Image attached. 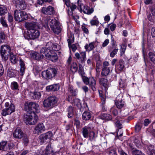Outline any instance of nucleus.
Masks as SVG:
<instances>
[{
    "label": "nucleus",
    "instance_id": "1",
    "mask_svg": "<svg viewBox=\"0 0 155 155\" xmlns=\"http://www.w3.org/2000/svg\"><path fill=\"white\" fill-rule=\"evenodd\" d=\"M25 26L28 30V34L24 35L25 39L28 40H34L39 38L40 32L38 29L39 26L38 22L34 21L26 22Z\"/></svg>",
    "mask_w": 155,
    "mask_h": 155
},
{
    "label": "nucleus",
    "instance_id": "2",
    "mask_svg": "<svg viewBox=\"0 0 155 155\" xmlns=\"http://www.w3.org/2000/svg\"><path fill=\"white\" fill-rule=\"evenodd\" d=\"M24 120L26 124L34 125L38 122V117L34 112H27L24 114Z\"/></svg>",
    "mask_w": 155,
    "mask_h": 155
},
{
    "label": "nucleus",
    "instance_id": "3",
    "mask_svg": "<svg viewBox=\"0 0 155 155\" xmlns=\"http://www.w3.org/2000/svg\"><path fill=\"white\" fill-rule=\"evenodd\" d=\"M58 101V98L56 96H50L43 101V107L47 108H52L57 105Z\"/></svg>",
    "mask_w": 155,
    "mask_h": 155
},
{
    "label": "nucleus",
    "instance_id": "4",
    "mask_svg": "<svg viewBox=\"0 0 155 155\" xmlns=\"http://www.w3.org/2000/svg\"><path fill=\"white\" fill-rule=\"evenodd\" d=\"M57 74L58 69L54 68H49L41 73L42 78L47 80L54 79Z\"/></svg>",
    "mask_w": 155,
    "mask_h": 155
},
{
    "label": "nucleus",
    "instance_id": "5",
    "mask_svg": "<svg viewBox=\"0 0 155 155\" xmlns=\"http://www.w3.org/2000/svg\"><path fill=\"white\" fill-rule=\"evenodd\" d=\"M41 52L43 53L48 59L53 62H55L58 59L57 54L51 49H47L45 48H42L41 49Z\"/></svg>",
    "mask_w": 155,
    "mask_h": 155
},
{
    "label": "nucleus",
    "instance_id": "6",
    "mask_svg": "<svg viewBox=\"0 0 155 155\" xmlns=\"http://www.w3.org/2000/svg\"><path fill=\"white\" fill-rule=\"evenodd\" d=\"M11 48L10 46L4 44L2 45L0 47V54L2 57V61H6L8 59V55H5L7 53L9 54L11 52Z\"/></svg>",
    "mask_w": 155,
    "mask_h": 155
},
{
    "label": "nucleus",
    "instance_id": "7",
    "mask_svg": "<svg viewBox=\"0 0 155 155\" xmlns=\"http://www.w3.org/2000/svg\"><path fill=\"white\" fill-rule=\"evenodd\" d=\"M5 108L3 109L1 114L3 116L10 115L15 111V105L12 103L6 102L5 104Z\"/></svg>",
    "mask_w": 155,
    "mask_h": 155
},
{
    "label": "nucleus",
    "instance_id": "8",
    "mask_svg": "<svg viewBox=\"0 0 155 155\" xmlns=\"http://www.w3.org/2000/svg\"><path fill=\"white\" fill-rule=\"evenodd\" d=\"M28 15L26 12L16 10L14 11V18L16 21L21 22L27 19Z\"/></svg>",
    "mask_w": 155,
    "mask_h": 155
},
{
    "label": "nucleus",
    "instance_id": "9",
    "mask_svg": "<svg viewBox=\"0 0 155 155\" xmlns=\"http://www.w3.org/2000/svg\"><path fill=\"white\" fill-rule=\"evenodd\" d=\"M50 27L54 32L57 35L60 33L61 31L59 23L55 19H52L50 23Z\"/></svg>",
    "mask_w": 155,
    "mask_h": 155
},
{
    "label": "nucleus",
    "instance_id": "10",
    "mask_svg": "<svg viewBox=\"0 0 155 155\" xmlns=\"http://www.w3.org/2000/svg\"><path fill=\"white\" fill-rule=\"evenodd\" d=\"M78 3V9L81 12H83L84 14L90 15L94 11V9L92 8H90L87 5H84L83 4L79 2V0L77 2Z\"/></svg>",
    "mask_w": 155,
    "mask_h": 155
},
{
    "label": "nucleus",
    "instance_id": "11",
    "mask_svg": "<svg viewBox=\"0 0 155 155\" xmlns=\"http://www.w3.org/2000/svg\"><path fill=\"white\" fill-rule=\"evenodd\" d=\"M75 58L77 60L79 64H84L86 60V51H82L79 53L77 52L75 54Z\"/></svg>",
    "mask_w": 155,
    "mask_h": 155
},
{
    "label": "nucleus",
    "instance_id": "12",
    "mask_svg": "<svg viewBox=\"0 0 155 155\" xmlns=\"http://www.w3.org/2000/svg\"><path fill=\"white\" fill-rule=\"evenodd\" d=\"M52 135V133L51 131H48L45 134H43L40 135L39 139L40 144H42L44 143H46L48 139L49 140H50Z\"/></svg>",
    "mask_w": 155,
    "mask_h": 155
},
{
    "label": "nucleus",
    "instance_id": "13",
    "mask_svg": "<svg viewBox=\"0 0 155 155\" xmlns=\"http://www.w3.org/2000/svg\"><path fill=\"white\" fill-rule=\"evenodd\" d=\"M12 2L16 8L21 10H24L26 7V5L23 0H12Z\"/></svg>",
    "mask_w": 155,
    "mask_h": 155
},
{
    "label": "nucleus",
    "instance_id": "14",
    "mask_svg": "<svg viewBox=\"0 0 155 155\" xmlns=\"http://www.w3.org/2000/svg\"><path fill=\"white\" fill-rule=\"evenodd\" d=\"M41 12L47 15H53L55 13L54 7L51 6H49L47 8H42Z\"/></svg>",
    "mask_w": 155,
    "mask_h": 155
},
{
    "label": "nucleus",
    "instance_id": "15",
    "mask_svg": "<svg viewBox=\"0 0 155 155\" xmlns=\"http://www.w3.org/2000/svg\"><path fill=\"white\" fill-rule=\"evenodd\" d=\"M13 134L15 138L21 139L23 137L24 134L20 128L18 127L13 132Z\"/></svg>",
    "mask_w": 155,
    "mask_h": 155
},
{
    "label": "nucleus",
    "instance_id": "16",
    "mask_svg": "<svg viewBox=\"0 0 155 155\" xmlns=\"http://www.w3.org/2000/svg\"><path fill=\"white\" fill-rule=\"evenodd\" d=\"M45 130V127L43 124H38L34 128V133L39 135L42 133Z\"/></svg>",
    "mask_w": 155,
    "mask_h": 155
},
{
    "label": "nucleus",
    "instance_id": "17",
    "mask_svg": "<svg viewBox=\"0 0 155 155\" xmlns=\"http://www.w3.org/2000/svg\"><path fill=\"white\" fill-rule=\"evenodd\" d=\"M120 97L118 96L116 98L115 101V104L117 108L121 109L125 106V103L122 98H120Z\"/></svg>",
    "mask_w": 155,
    "mask_h": 155
},
{
    "label": "nucleus",
    "instance_id": "18",
    "mask_svg": "<svg viewBox=\"0 0 155 155\" xmlns=\"http://www.w3.org/2000/svg\"><path fill=\"white\" fill-rule=\"evenodd\" d=\"M47 49H51V50L57 51L59 50V48L56 43H52L51 42H48L46 45V47H43Z\"/></svg>",
    "mask_w": 155,
    "mask_h": 155
},
{
    "label": "nucleus",
    "instance_id": "19",
    "mask_svg": "<svg viewBox=\"0 0 155 155\" xmlns=\"http://www.w3.org/2000/svg\"><path fill=\"white\" fill-rule=\"evenodd\" d=\"M59 88L60 86L58 84H54L47 86L46 90L48 92L55 91H58Z\"/></svg>",
    "mask_w": 155,
    "mask_h": 155
},
{
    "label": "nucleus",
    "instance_id": "20",
    "mask_svg": "<svg viewBox=\"0 0 155 155\" xmlns=\"http://www.w3.org/2000/svg\"><path fill=\"white\" fill-rule=\"evenodd\" d=\"M99 83L104 88L105 91L107 90L109 85L108 80L107 79L104 78H100L99 79Z\"/></svg>",
    "mask_w": 155,
    "mask_h": 155
},
{
    "label": "nucleus",
    "instance_id": "21",
    "mask_svg": "<svg viewBox=\"0 0 155 155\" xmlns=\"http://www.w3.org/2000/svg\"><path fill=\"white\" fill-rule=\"evenodd\" d=\"M89 83V84L87 85H89V87L91 88L93 91H96V89L95 87L96 81L93 77H90Z\"/></svg>",
    "mask_w": 155,
    "mask_h": 155
},
{
    "label": "nucleus",
    "instance_id": "22",
    "mask_svg": "<svg viewBox=\"0 0 155 155\" xmlns=\"http://www.w3.org/2000/svg\"><path fill=\"white\" fill-rule=\"evenodd\" d=\"M91 127L89 126H85L81 130V133L84 138H88L89 132L90 131Z\"/></svg>",
    "mask_w": 155,
    "mask_h": 155
},
{
    "label": "nucleus",
    "instance_id": "23",
    "mask_svg": "<svg viewBox=\"0 0 155 155\" xmlns=\"http://www.w3.org/2000/svg\"><path fill=\"white\" fill-rule=\"evenodd\" d=\"M17 73V71L16 70L12 69L11 68H8L7 71V76L10 78L15 77Z\"/></svg>",
    "mask_w": 155,
    "mask_h": 155
},
{
    "label": "nucleus",
    "instance_id": "24",
    "mask_svg": "<svg viewBox=\"0 0 155 155\" xmlns=\"http://www.w3.org/2000/svg\"><path fill=\"white\" fill-rule=\"evenodd\" d=\"M124 63V61L122 59H120L119 61L118 64L116 65V70L120 72L122 71L125 67Z\"/></svg>",
    "mask_w": 155,
    "mask_h": 155
},
{
    "label": "nucleus",
    "instance_id": "25",
    "mask_svg": "<svg viewBox=\"0 0 155 155\" xmlns=\"http://www.w3.org/2000/svg\"><path fill=\"white\" fill-rule=\"evenodd\" d=\"M111 48L108 47V50L110 53V56L111 58H114L117 54L118 49L117 48Z\"/></svg>",
    "mask_w": 155,
    "mask_h": 155
},
{
    "label": "nucleus",
    "instance_id": "26",
    "mask_svg": "<svg viewBox=\"0 0 155 155\" xmlns=\"http://www.w3.org/2000/svg\"><path fill=\"white\" fill-rule=\"evenodd\" d=\"M100 119L106 120H112V116L109 114L107 113L101 114L99 116Z\"/></svg>",
    "mask_w": 155,
    "mask_h": 155
},
{
    "label": "nucleus",
    "instance_id": "27",
    "mask_svg": "<svg viewBox=\"0 0 155 155\" xmlns=\"http://www.w3.org/2000/svg\"><path fill=\"white\" fill-rule=\"evenodd\" d=\"M43 53H41V50L40 51V53L37 52H35L32 54V56L33 59L39 60L43 58L44 57Z\"/></svg>",
    "mask_w": 155,
    "mask_h": 155
},
{
    "label": "nucleus",
    "instance_id": "28",
    "mask_svg": "<svg viewBox=\"0 0 155 155\" xmlns=\"http://www.w3.org/2000/svg\"><path fill=\"white\" fill-rule=\"evenodd\" d=\"M95 42H92L88 44H86L84 46V48L86 51H90L93 50L95 48L94 45Z\"/></svg>",
    "mask_w": 155,
    "mask_h": 155
},
{
    "label": "nucleus",
    "instance_id": "29",
    "mask_svg": "<svg viewBox=\"0 0 155 155\" xmlns=\"http://www.w3.org/2000/svg\"><path fill=\"white\" fill-rule=\"evenodd\" d=\"M31 111H34V113H38L39 112V107L38 104L33 102H31Z\"/></svg>",
    "mask_w": 155,
    "mask_h": 155
},
{
    "label": "nucleus",
    "instance_id": "30",
    "mask_svg": "<svg viewBox=\"0 0 155 155\" xmlns=\"http://www.w3.org/2000/svg\"><path fill=\"white\" fill-rule=\"evenodd\" d=\"M45 155H55L53 153V150L51 145H48L45 149Z\"/></svg>",
    "mask_w": 155,
    "mask_h": 155
},
{
    "label": "nucleus",
    "instance_id": "31",
    "mask_svg": "<svg viewBox=\"0 0 155 155\" xmlns=\"http://www.w3.org/2000/svg\"><path fill=\"white\" fill-rule=\"evenodd\" d=\"M110 68H102L101 72V75L103 77H106L110 73Z\"/></svg>",
    "mask_w": 155,
    "mask_h": 155
},
{
    "label": "nucleus",
    "instance_id": "32",
    "mask_svg": "<svg viewBox=\"0 0 155 155\" xmlns=\"http://www.w3.org/2000/svg\"><path fill=\"white\" fill-rule=\"evenodd\" d=\"M9 59L11 62L13 64L16 63L18 61V59L16 58V55L14 54L12 52L9 54Z\"/></svg>",
    "mask_w": 155,
    "mask_h": 155
},
{
    "label": "nucleus",
    "instance_id": "33",
    "mask_svg": "<svg viewBox=\"0 0 155 155\" xmlns=\"http://www.w3.org/2000/svg\"><path fill=\"white\" fill-rule=\"evenodd\" d=\"M8 10L7 7L4 5H0V16H3L7 13Z\"/></svg>",
    "mask_w": 155,
    "mask_h": 155
},
{
    "label": "nucleus",
    "instance_id": "34",
    "mask_svg": "<svg viewBox=\"0 0 155 155\" xmlns=\"http://www.w3.org/2000/svg\"><path fill=\"white\" fill-rule=\"evenodd\" d=\"M25 109L27 112H34V111H31V102H26L25 104Z\"/></svg>",
    "mask_w": 155,
    "mask_h": 155
},
{
    "label": "nucleus",
    "instance_id": "35",
    "mask_svg": "<svg viewBox=\"0 0 155 155\" xmlns=\"http://www.w3.org/2000/svg\"><path fill=\"white\" fill-rule=\"evenodd\" d=\"M74 41V35L73 33H70L68 36V38L67 39L68 45L70 47V45L73 43Z\"/></svg>",
    "mask_w": 155,
    "mask_h": 155
},
{
    "label": "nucleus",
    "instance_id": "36",
    "mask_svg": "<svg viewBox=\"0 0 155 155\" xmlns=\"http://www.w3.org/2000/svg\"><path fill=\"white\" fill-rule=\"evenodd\" d=\"M91 114L90 112L85 111L82 114V118L84 120H88L91 119Z\"/></svg>",
    "mask_w": 155,
    "mask_h": 155
},
{
    "label": "nucleus",
    "instance_id": "37",
    "mask_svg": "<svg viewBox=\"0 0 155 155\" xmlns=\"http://www.w3.org/2000/svg\"><path fill=\"white\" fill-rule=\"evenodd\" d=\"M78 69V66L77 63L75 62H73L70 66V70L73 73L76 72Z\"/></svg>",
    "mask_w": 155,
    "mask_h": 155
},
{
    "label": "nucleus",
    "instance_id": "38",
    "mask_svg": "<svg viewBox=\"0 0 155 155\" xmlns=\"http://www.w3.org/2000/svg\"><path fill=\"white\" fill-rule=\"evenodd\" d=\"M68 91L73 96H75L77 94L78 90L77 89H74L72 86H69L68 88Z\"/></svg>",
    "mask_w": 155,
    "mask_h": 155
},
{
    "label": "nucleus",
    "instance_id": "39",
    "mask_svg": "<svg viewBox=\"0 0 155 155\" xmlns=\"http://www.w3.org/2000/svg\"><path fill=\"white\" fill-rule=\"evenodd\" d=\"M148 56L150 60L155 64V53L150 51L148 54Z\"/></svg>",
    "mask_w": 155,
    "mask_h": 155
},
{
    "label": "nucleus",
    "instance_id": "40",
    "mask_svg": "<svg viewBox=\"0 0 155 155\" xmlns=\"http://www.w3.org/2000/svg\"><path fill=\"white\" fill-rule=\"evenodd\" d=\"M5 37V35L4 32H0V45L6 42V40Z\"/></svg>",
    "mask_w": 155,
    "mask_h": 155
},
{
    "label": "nucleus",
    "instance_id": "41",
    "mask_svg": "<svg viewBox=\"0 0 155 155\" xmlns=\"http://www.w3.org/2000/svg\"><path fill=\"white\" fill-rule=\"evenodd\" d=\"M97 136L95 135L94 132L93 131H90L88 134V137L89 140L91 141H93L95 140Z\"/></svg>",
    "mask_w": 155,
    "mask_h": 155
},
{
    "label": "nucleus",
    "instance_id": "42",
    "mask_svg": "<svg viewBox=\"0 0 155 155\" xmlns=\"http://www.w3.org/2000/svg\"><path fill=\"white\" fill-rule=\"evenodd\" d=\"M68 116L69 118H72L73 116V108L72 106H70L68 109Z\"/></svg>",
    "mask_w": 155,
    "mask_h": 155
},
{
    "label": "nucleus",
    "instance_id": "43",
    "mask_svg": "<svg viewBox=\"0 0 155 155\" xmlns=\"http://www.w3.org/2000/svg\"><path fill=\"white\" fill-rule=\"evenodd\" d=\"M117 108L115 106H113L110 110V112L115 116H117L118 114V111Z\"/></svg>",
    "mask_w": 155,
    "mask_h": 155
},
{
    "label": "nucleus",
    "instance_id": "44",
    "mask_svg": "<svg viewBox=\"0 0 155 155\" xmlns=\"http://www.w3.org/2000/svg\"><path fill=\"white\" fill-rule=\"evenodd\" d=\"M107 153L109 155H117L115 149L110 148L107 149Z\"/></svg>",
    "mask_w": 155,
    "mask_h": 155
},
{
    "label": "nucleus",
    "instance_id": "45",
    "mask_svg": "<svg viewBox=\"0 0 155 155\" xmlns=\"http://www.w3.org/2000/svg\"><path fill=\"white\" fill-rule=\"evenodd\" d=\"M79 70L78 72L79 75H81V77H82L84 76L85 73L81 64H79Z\"/></svg>",
    "mask_w": 155,
    "mask_h": 155
},
{
    "label": "nucleus",
    "instance_id": "46",
    "mask_svg": "<svg viewBox=\"0 0 155 155\" xmlns=\"http://www.w3.org/2000/svg\"><path fill=\"white\" fill-rule=\"evenodd\" d=\"M11 87L12 90H18V83L15 81L12 82L11 85Z\"/></svg>",
    "mask_w": 155,
    "mask_h": 155
},
{
    "label": "nucleus",
    "instance_id": "47",
    "mask_svg": "<svg viewBox=\"0 0 155 155\" xmlns=\"http://www.w3.org/2000/svg\"><path fill=\"white\" fill-rule=\"evenodd\" d=\"M111 45L109 46L108 47H112L111 48H117V45L116 44V41L114 40L112 35H111V41H110Z\"/></svg>",
    "mask_w": 155,
    "mask_h": 155
},
{
    "label": "nucleus",
    "instance_id": "48",
    "mask_svg": "<svg viewBox=\"0 0 155 155\" xmlns=\"http://www.w3.org/2000/svg\"><path fill=\"white\" fill-rule=\"evenodd\" d=\"M41 93L40 92H35L32 95L33 98L34 99H38L41 96Z\"/></svg>",
    "mask_w": 155,
    "mask_h": 155
},
{
    "label": "nucleus",
    "instance_id": "49",
    "mask_svg": "<svg viewBox=\"0 0 155 155\" xmlns=\"http://www.w3.org/2000/svg\"><path fill=\"white\" fill-rule=\"evenodd\" d=\"M7 141H2L0 143V150H3L5 151L6 150L5 147L7 144Z\"/></svg>",
    "mask_w": 155,
    "mask_h": 155
},
{
    "label": "nucleus",
    "instance_id": "50",
    "mask_svg": "<svg viewBox=\"0 0 155 155\" xmlns=\"http://www.w3.org/2000/svg\"><path fill=\"white\" fill-rule=\"evenodd\" d=\"M22 140L25 145L26 146L29 142L28 138L27 136L24 135L23 136Z\"/></svg>",
    "mask_w": 155,
    "mask_h": 155
},
{
    "label": "nucleus",
    "instance_id": "51",
    "mask_svg": "<svg viewBox=\"0 0 155 155\" xmlns=\"http://www.w3.org/2000/svg\"><path fill=\"white\" fill-rule=\"evenodd\" d=\"M82 80L85 84L87 85L89 83V81L90 80V77L88 78L86 76H84L81 77Z\"/></svg>",
    "mask_w": 155,
    "mask_h": 155
},
{
    "label": "nucleus",
    "instance_id": "52",
    "mask_svg": "<svg viewBox=\"0 0 155 155\" xmlns=\"http://www.w3.org/2000/svg\"><path fill=\"white\" fill-rule=\"evenodd\" d=\"M0 22L3 26L5 27H7L8 25L6 23V21L4 19V18L1 17L0 18Z\"/></svg>",
    "mask_w": 155,
    "mask_h": 155
},
{
    "label": "nucleus",
    "instance_id": "53",
    "mask_svg": "<svg viewBox=\"0 0 155 155\" xmlns=\"http://www.w3.org/2000/svg\"><path fill=\"white\" fill-rule=\"evenodd\" d=\"M124 47H121L120 49V56H122L124 54L126 50V47L125 45H123Z\"/></svg>",
    "mask_w": 155,
    "mask_h": 155
},
{
    "label": "nucleus",
    "instance_id": "54",
    "mask_svg": "<svg viewBox=\"0 0 155 155\" xmlns=\"http://www.w3.org/2000/svg\"><path fill=\"white\" fill-rule=\"evenodd\" d=\"M90 23L92 25H97L99 24V21L97 20L92 19L90 21Z\"/></svg>",
    "mask_w": 155,
    "mask_h": 155
},
{
    "label": "nucleus",
    "instance_id": "55",
    "mask_svg": "<svg viewBox=\"0 0 155 155\" xmlns=\"http://www.w3.org/2000/svg\"><path fill=\"white\" fill-rule=\"evenodd\" d=\"M20 71L21 73V75L23 76L24 74V73L25 72L26 67L25 65H20Z\"/></svg>",
    "mask_w": 155,
    "mask_h": 155
},
{
    "label": "nucleus",
    "instance_id": "56",
    "mask_svg": "<svg viewBox=\"0 0 155 155\" xmlns=\"http://www.w3.org/2000/svg\"><path fill=\"white\" fill-rule=\"evenodd\" d=\"M134 155H145L142 153L141 151L137 150H135L133 152Z\"/></svg>",
    "mask_w": 155,
    "mask_h": 155
},
{
    "label": "nucleus",
    "instance_id": "57",
    "mask_svg": "<svg viewBox=\"0 0 155 155\" xmlns=\"http://www.w3.org/2000/svg\"><path fill=\"white\" fill-rule=\"evenodd\" d=\"M51 0H38L37 3L39 5H42L44 2H50Z\"/></svg>",
    "mask_w": 155,
    "mask_h": 155
},
{
    "label": "nucleus",
    "instance_id": "58",
    "mask_svg": "<svg viewBox=\"0 0 155 155\" xmlns=\"http://www.w3.org/2000/svg\"><path fill=\"white\" fill-rule=\"evenodd\" d=\"M13 17L12 15L8 13V21L10 23H12L13 22Z\"/></svg>",
    "mask_w": 155,
    "mask_h": 155
},
{
    "label": "nucleus",
    "instance_id": "59",
    "mask_svg": "<svg viewBox=\"0 0 155 155\" xmlns=\"http://www.w3.org/2000/svg\"><path fill=\"white\" fill-rule=\"evenodd\" d=\"M151 122V121L148 119H146L144 120L143 122V124L144 126H147Z\"/></svg>",
    "mask_w": 155,
    "mask_h": 155
},
{
    "label": "nucleus",
    "instance_id": "60",
    "mask_svg": "<svg viewBox=\"0 0 155 155\" xmlns=\"http://www.w3.org/2000/svg\"><path fill=\"white\" fill-rule=\"evenodd\" d=\"M115 124L116 127L119 129H120L122 128V124L120 123V121L117 120L115 123Z\"/></svg>",
    "mask_w": 155,
    "mask_h": 155
},
{
    "label": "nucleus",
    "instance_id": "61",
    "mask_svg": "<svg viewBox=\"0 0 155 155\" xmlns=\"http://www.w3.org/2000/svg\"><path fill=\"white\" fill-rule=\"evenodd\" d=\"M75 104L78 107H79L81 105V103L80 100L79 99H76L74 101Z\"/></svg>",
    "mask_w": 155,
    "mask_h": 155
},
{
    "label": "nucleus",
    "instance_id": "62",
    "mask_svg": "<svg viewBox=\"0 0 155 155\" xmlns=\"http://www.w3.org/2000/svg\"><path fill=\"white\" fill-rule=\"evenodd\" d=\"M141 128V126L139 124H137L135 126V130L136 132H139Z\"/></svg>",
    "mask_w": 155,
    "mask_h": 155
},
{
    "label": "nucleus",
    "instance_id": "63",
    "mask_svg": "<svg viewBox=\"0 0 155 155\" xmlns=\"http://www.w3.org/2000/svg\"><path fill=\"white\" fill-rule=\"evenodd\" d=\"M81 28L84 33L87 34H88L89 33L88 30L85 26L83 25L82 26Z\"/></svg>",
    "mask_w": 155,
    "mask_h": 155
},
{
    "label": "nucleus",
    "instance_id": "64",
    "mask_svg": "<svg viewBox=\"0 0 155 155\" xmlns=\"http://www.w3.org/2000/svg\"><path fill=\"white\" fill-rule=\"evenodd\" d=\"M118 152L120 155H127L121 148L118 149Z\"/></svg>",
    "mask_w": 155,
    "mask_h": 155
}]
</instances>
